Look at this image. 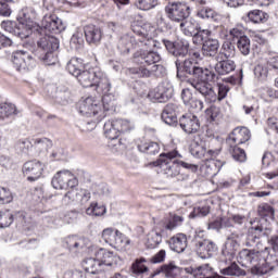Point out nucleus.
<instances>
[{
    "label": "nucleus",
    "mask_w": 278,
    "mask_h": 278,
    "mask_svg": "<svg viewBox=\"0 0 278 278\" xmlns=\"http://www.w3.org/2000/svg\"><path fill=\"white\" fill-rule=\"evenodd\" d=\"M258 216L262 217V223H266L267 220H274L275 219V208H273V206H270V204H260L258 208Z\"/></svg>",
    "instance_id": "nucleus-43"
},
{
    "label": "nucleus",
    "mask_w": 278,
    "mask_h": 278,
    "mask_svg": "<svg viewBox=\"0 0 278 278\" xmlns=\"http://www.w3.org/2000/svg\"><path fill=\"white\" fill-rule=\"evenodd\" d=\"M83 68L84 62L78 58H72L66 64V71L74 77H77L83 72Z\"/></svg>",
    "instance_id": "nucleus-42"
},
{
    "label": "nucleus",
    "mask_w": 278,
    "mask_h": 278,
    "mask_svg": "<svg viewBox=\"0 0 278 278\" xmlns=\"http://www.w3.org/2000/svg\"><path fill=\"white\" fill-rule=\"evenodd\" d=\"M135 5L138 10L147 12L157 5V0H135Z\"/></svg>",
    "instance_id": "nucleus-59"
},
{
    "label": "nucleus",
    "mask_w": 278,
    "mask_h": 278,
    "mask_svg": "<svg viewBox=\"0 0 278 278\" xmlns=\"http://www.w3.org/2000/svg\"><path fill=\"white\" fill-rule=\"evenodd\" d=\"M220 49V42L218 39L207 38L202 45V53L207 58H214Z\"/></svg>",
    "instance_id": "nucleus-33"
},
{
    "label": "nucleus",
    "mask_w": 278,
    "mask_h": 278,
    "mask_svg": "<svg viewBox=\"0 0 278 278\" xmlns=\"http://www.w3.org/2000/svg\"><path fill=\"white\" fill-rule=\"evenodd\" d=\"M159 92L164 93V97L168 99L173 98V94L175 92V89L173 88V84H170V81L165 80L162 81L159 86Z\"/></svg>",
    "instance_id": "nucleus-57"
},
{
    "label": "nucleus",
    "mask_w": 278,
    "mask_h": 278,
    "mask_svg": "<svg viewBox=\"0 0 278 278\" xmlns=\"http://www.w3.org/2000/svg\"><path fill=\"white\" fill-rule=\"evenodd\" d=\"M161 118L165 125L170 127L177 125V106L176 104L169 103L165 105L162 111Z\"/></svg>",
    "instance_id": "nucleus-28"
},
{
    "label": "nucleus",
    "mask_w": 278,
    "mask_h": 278,
    "mask_svg": "<svg viewBox=\"0 0 278 278\" xmlns=\"http://www.w3.org/2000/svg\"><path fill=\"white\" fill-rule=\"evenodd\" d=\"M63 29L64 24L58 15L46 14L41 20V26H37L36 31L41 36V38H43V36H53L49 34H60Z\"/></svg>",
    "instance_id": "nucleus-8"
},
{
    "label": "nucleus",
    "mask_w": 278,
    "mask_h": 278,
    "mask_svg": "<svg viewBox=\"0 0 278 278\" xmlns=\"http://www.w3.org/2000/svg\"><path fill=\"white\" fill-rule=\"evenodd\" d=\"M138 151L144 153L146 155H157L160 153V143L155 141L142 140L138 143Z\"/></svg>",
    "instance_id": "nucleus-34"
},
{
    "label": "nucleus",
    "mask_w": 278,
    "mask_h": 278,
    "mask_svg": "<svg viewBox=\"0 0 278 278\" xmlns=\"http://www.w3.org/2000/svg\"><path fill=\"white\" fill-rule=\"evenodd\" d=\"M177 73H186L192 75L193 78H189L187 84L192 86L197 92L204 94L208 92L207 81H218V74L207 67H201L197 65L194 59H177L175 61Z\"/></svg>",
    "instance_id": "nucleus-1"
},
{
    "label": "nucleus",
    "mask_w": 278,
    "mask_h": 278,
    "mask_svg": "<svg viewBox=\"0 0 278 278\" xmlns=\"http://www.w3.org/2000/svg\"><path fill=\"white\" fill-rule=\"evenodd\" d=\"M76 78L83 88H92V86H97V81H99V76H97L94 70H85L80 72Z\"/></svg>",
    "instance_id": "nucleus-23"
},
{
    "label": "nucleus",
    "mask_w": 278,
    "mask_h": 278,
    "mask_svg": "<svg viewBox=\"0 0 278 278\" xmlns=\"http://www.w3.org/2000/svg\"><path fill=\"white\" fill-rule=\"evenodd\" d=\"M15 149L16 151H20V153H24V155H29V152L34 149V139L18 140L15 144Z\"/></svg>",
    "instance_id": "nucleus-52"
},
{
    "label": "nucleus",
    "mask_w": 278,
    "mask_h": 278,
    "mask_svg": "<svg viewBox=\"0 0 278 278\" xmlns=\"http://www.w3.org/2000/svg\"><path fill=\"white\" fill-rule=\"evenodd\" d=\"M179 157H181V154H179L177 150L160 154L157 166H160L163 175L172 178L177 177V175L180 173L181 166L182 168H191L192 170H197V165L179 161Z\"/></svg>",
    "instance_id": "nucleus-3"
},
{
    "label": "nucleus",
    "mask_w": 278,
    "mask_h": 278,
    "mask_svg": "<svg viewBox=\"0 0 278 278\" xmlns=\"http://www.w3.org/2000/svg\"><path fill=\"white\" fill-rule=\"evenodd\" d=\"M175 270H177V266L169 264V265H163L159 268H156L149 278H155L157 275H162V277H175Z\"/></svg>",
    "instance_id": "nucleus-44"
},
{
    "label": "nucleus",
    "mask_w": 278,
    "mask_h": 278,
    "mask_svg": "<svg viewBox=\"0 0 278 278\" xmlns=\"http://www.w3.org/2000/svg\"><path fill=\"white\" fill-rule=\"evenodd\" d=\"M97 260L100 262V266H112L113 268L118 266L121 257H118L114 252L108 251L105 249H100L96 253Z\"/></svg>",
    "instance_id": "nucleus-22"
},
{
    "label": "nucleus",
    "mask_w": 278,
    "mask_h": 278,
    "mask_svg": "<svg viewBox=\"0 0 278 278\" xmlns=\"http://www.w3.org/2000/svg\"><path fill=\"white\" fill-rule=\"evenodd\" d=\"M203 168H204L206 175L214 177V175L220 173V168H223V162L208 160L203 165Z\"/></svg>",
    "instance_id": "nucleus-49"
},
{
    "label": "nucleus",
    "mask_w": 278,
    "mask_h": 278,
    "mask_svg": "<svg viewBox=\"0 0 278 278\" xmlns=\"http://www.w3.org/2000/svg\"><path fill=\"white\" fill-rule=\"evenodd\" d=\"M137 47H140L142 51H151V49H155L157 47V41L153 38H149L147 33L142 31V28L137 29Z\"/></svg>",
    "instance_id": "nucleus-29"
},
{
    "label": "nucleus",
    "mask_w": 278,
    "mask_h": 278,
    "mask_svg": "<svg viewBox=\"0 0 278 278\" xmlns=\"http://www.w3.org/2000/svg\"><path fill=\"white\" fill-rule=\"evenodd\" d=\"M13 114H16V106L12 103L0 104V119L10 118Z\"/></svg>",
    "instance_id": "nucleus-54"
},
{
    "label": "nucleus",
    "mask_w": 278,
    "mask_h": 278,
    "mask_svg": "<svg viewBox=\"0 0 278 278\" xmlns=\"http://www.w3.org/2000/svg\"><path fill=\"white\" fill-rule=\"evenodd\" d=\"M214 68L217 75H229V73H233V71H236V61L231 59L218 61L214 65Z\"/></svg>",
    "instance_id": "nucleus-32"
},
{
    "label": "nucleus",
    "mask_w": 278,
    "mask_h": 278,
    "mask_svg": "<svg viewBox=\"0 0 278 278\" xmlns=\"http://www.w3.org/2000/svg\"><path fill=\"white\" fill-rule=\"evenodd\" d=\"M163 45L168 53L177 58V60H179V58H186L190 51V41L186 39H177L176 41L163 39Z\"/></svg>",
    "instance_id": "nucleus-12"
},
{
    "label": "nucleus",
    "mask_w": 278,
    "mask_h": 278,
    "mask_svg": "<svg viewBox=\"0 0 278 278\" xmlns=\"http://www.w3.org/2000/svg\"><path fill=\"white\" fill-rule=\"evenodd\" d=\"M229 153L235 162H247V152L241 148H238V146L229 144Z\"/></svg>",
    "instance_id": "nucleus-51"
},
{
    "label": "nucleus",
    "mask_w": 278,
    "mask_h": 278,
    "mask_svg": "<svg viewBox=\"0 0 278 278\" xmlns=\"http://www.w3.org/2000/svg\"><path fill=\"white\" fill-rule=\"evenodd\" d=\"M181 99L186 108H188L190 112H193L194 114H199V112H203V101L197 99L192 94V91H190V89H182Z\"/></svg>",
    "instance_id": "nucleus-19"
},
{
    "label": "nucleus",
    "mask_w": 278,
    "mask_h": 278,
    "mask_svg": "<svg viewBox=\"0 0 278 278\" xmlns=\"http://www.w3.org/2000/svg\"><path fill=\"white\" fill-rule=\"evenodd\" d=\"M220 274L227 277H247V270L242 269L236 262L220 269Z\"/></svg>",
    "instance_id": "nucleus-40"
},
{
    "label": "nucleus",
    "mask_w": 278,
    "mask_h": 278,
    "mask_svg": "<svg viewBox=\"0 0 278 278\" xmlns=\"http://www.w3.org/2000/svg\"><path fill=\"white\" fill-rule=\"evenodd\" d=\"M220 54L229 60V58H236V43L231 39H226L220 49Z\"/></svg>",
    "instance_id": "nucleus-48"
},
{
    "label": "nucleus",
    "mask_w": 278,
    "mask_h": 278,
    "mask_svg": "<svg viewBox=\"0 0 278 278\" xmlns=\"http://www.w3.org/2000/svg\"><path fill=\"white\" fill-rule=\"evenodd\" d=\"M270 260L271 264H269L265 258L260 260L258 264L251 268L252 275H266L267 273H270L275 266H278L275 263V257L273 255L270 256Z\"/></svg>",
    "instance_id": "nucleus-31"
},
{
    "label": "nucleus",
    "mask_w": 278,
    "mask_h": 278,
    "mask_svg": "<svg viewBox=\"0 0 278 278\" xmlns=\"http://www.w3.org/2000/svg\"><path fill=\"white\" fill-rule=\"evenodd\" d=\"M12 63L14 68L20 73L31 71L36 66V59L27 51L17 50L12 54Z\"/></svg>",
    "instance_id": "nucleus-11"
},
{
    "label": "nucleus",
    "mask_w": 278,
    "mask_h": 278,
    "mask_svg": "<svg viewBox=\"0 0 278 278\" xmlns=\"http://www.w3.org/2000/svg\"><path fill=\"white\" fill-rule=\"evenodd\" d=\"M260 257H262L260 251L243 249L239 252L238 260L241 266H244L247 268L249 265L258 262Z\"/></svg>",
    "instance_id": "nucleus-25"
},
{
    "label": "nucleus",
    "mask_w": 278,
    "mask_h": 278,
    "mask_svg": "<svg viewBox=\"0 0 278 278\" xmlns=\"http://www.w3.org/2000/svg\"><path fill=\"white\" fill-rule=\"evenodd\" d=\"M268 233H270V228L264 226V222L260 220L257 225L249 228L245 238V247H255V244H260V239L268 236Z\"/></svg>",
    "instance_id": "nucleus-14"
},
{
    "label": "nucleus",
    "mask_w": 278,
    "mask_h": 278,
    "mask_svg": "<svg viewBox=\"0 0 278 278\" xmlns=\"http://www.w3.org/2000/svg\"><path fill=\"white\" fill-rule=\"evenodd\" d=\"M135 58L137 59V62L142 61L143 64H147L148 66H151V64H157V62H161L162 56L160 53L153 50H144L141 52H137L135 54Z\"/></svg>",
    "instance_id": "nucleus-26"
},
{
    "label": "nucleus",
    "mask_w": 278,
    "mask_h": 278,
    "mask_svg": "<svg viewBox=\"0 0 278 278\" xmlns=\"http://www.w3.org/2000/svg\"><path fill=\"white\" fill-rule=\"evenodd\" d=\"M242 238L244 235L232 232L230 233L222 247V257L226 260V262H232L236 260V255L240 252V242H242Z\"/></svg>",
    "instance_id": "nucleus-7"
},
{
    "label": "nucleus",
    "mask_w": 278,
    "mask_h": 278,
    "mask_svg": "<svg viewBox=\"0 0 278 278\" xmlns=\"http://www.w3.org/2000/svg\"><path fill=\"white\" fill-rule=\"evenodd\" d=\"M179 27L185 36H194L195 31H198L199 29V26L197 24L187 20L180 22Z\"/></svg>",
    "instance_id": "nucleus-53"
},
{
    "label": "nucleus",
    "mask_w": 278,
    "mask_h": 278,
    "mask_svg": "<svg viewBox=\"0 0 278 278\" xmlns=\"http://www.w3.org/2000/svg\"><path fill=\"white\" fill-rule=\"evenodd\" d=\"M14 201V197H12V191L0 187V205H8V203H12Z\"/></svg>",
    "instance_id": "nucleus-61"
},
{
    "label": "nucleus",
    "mask_w": 278,
    "mask_h": 278,
    "mask_svg": "<svg viewBox=\"0 0 278 278\" xmlns=\"http://www.w3.org/2000/svg\"><path fill=\"white\" fill-rule=\"evenodd\" d=\"M210 214V206H198L193 208V212L190 213V218H203Z\"/></svg>",
    "instance_id": "nucleus-64"
},
{
    "label": "nucleus",
    "mask_w": 278,
    "mask_h": 278,
    "mask_svg": "<svg viewBox=\"0 0 278 278\" xmlns=\"http://www.w3.org/2000/svg\"><path fill=\"white\" fill-rule=\"evenodd\" d=\"M138 40H140V35H138V28L134 29V34H126L119 38L117 48L122 53H129L131 48L138 47Z\"/></svg>",
    "instance_id": "nucleus-20"
},
{
    "label": "nucleus",
    "mask_w": 278,
    "mask_h": 278,
    "mask_svg": "<svg viewBox=\"0 0 278 278\" xmlns=\"http://www.w3.org/2000/svg\"><path fill=\"white\" fill-rule=\"evenodd\" d=\"M165 14L173 23H181L190 16V5L181 1L168 2Z\"/></svg>",
    "instance_id": "nucleus-6"
},
{
    "label": "nucleus",
    "mask_w": 278,
    "mask_h": 278,
    "mask_svg": "<svg viewBox=\"0 0 278 278\" xmlns=\"http://www.w3.org/2000/svg\"><path fill=\"white\" fill-rule=\"evenodd\" d=\"M169 249L175 253H184L188 249V237L185 233H177L169 239Z\"/></svg>",
    "instance_id": "nucleus-27"
},
{
    "label": "nucleus",
    "mask_w": 278,
    "mask_h": 278,
    "mask_svg": "<svg viewBox=\"0 0 278 278\" xmlns=\"http://www.w3.org/2000/svg\"><path fill=\"white\" fill-rule=\"evenodd\" d=\"M237 49L242 55H249V53H251V39L247 36L238 39Z\"/></svg>",
    "instance_id": "nucleus-56"
},
{
    "label": "nucleus",
    "mask_w": 278,
    "mask_h": 278,
    "mask_svg": "<svg viewBox=\"0 0 278 278\" xmlns=\"http://www.w3.org/2000/svg\"><path fill=\"white\" fill-rule=\"evenodd\" d=\"M2 29L4 31H9V34H13V36H16L17 38H21V40H25L27 38V31H25L21 24L12 21H3L1 23Z\"/></svg>",
    "instance_id": "nucleus-30"
},
{
    "label": "nucleus",
    "mask_w": 278,
    "mask_h": 278,
    "mask_svg": "<svg viewBox=\"0 0 278 278\" xmlns=\"http://www.w3.org/2000/svg\"><path fill=\"white\" fill-rule=\"evenodd\" d=\"M198 16L200 18H212V21H216L218 14L214 10L204 7L198 11Z\"/></svg>",
    "instance_id": "nucleus-63"
},
{
    "label": "nucleus",
    "mask_w": 278,
    "mask_h": 278,
    "mask_svg": "<svg viewBox=\"0 0 278 278\" xmlns=\"http://www.w3.org/2000/svg\"><path fill=\"white\" fill-rule=\"evenodd\" d=\"M249 21L254 24L266 23L268 21V13L262 10H252L247 14Z\"/></svg>",
    "instance_id": "nucleus-46"
},
{
    "label": "nucleus",
    "mask_w": 278,
    "mask_h": 278,
    "mask_svg": "<svg viewBox=\"0 0 278 278\" xmlns=\"http://www.w3.org/2000/svg\"><path fill=\"white\" fill-rule=\"evenodd\" d=\"M42 170L45 164L38 160L28 161L23 165V173L28 181H38V178L42 177Z\"/></svg>",
    "instance_id": "nucleus-17"
},
{
    "label": "nucleus",
    "mask_w": 278,
    "mask_h": 278,
    "mask_svg": "<svg viewBox=\"0 0 278 278\" xmlns=\"http://www.w3.org/2000/svg\"><path fill=\"white\" fill-rule=\"evenodd\" d=\"M65 247L72 253H77V251L84 247V239H79V237L75 236L67 237L65 238Z\"/></svg>",
    "instance_id": "nucleus-47"
},
{
    "label": "nucleus",
    "mask_w": 278,
    "mask_h": 278,
    "mask_svg": "<svg viewBox=\"0 0 278 278\" xmlns=\"http://www.w3.org/2000/svg\"><path fill=\"white\" fill-rule=\"evenodd\" d=\"M251 140V130L247 127H237L227 138L228 144L240 146Z\"/></svg>",
    "instance_id": "nucleus-18"
},
{
    "label": "nucleus",
    "mask_w": 278,
    "mask_h": 278,
    "mask_svg": "<svg viewBox=\"0 0 278 278\" xmlns=\"http://www.w3.org/2000/svg\"><path fill=\"white\" fill-rule=\"evenodd\" d=\"M130 242L131 241H129L123 232L116 230L115 239L111 247H113V249H117V251H127Z\"/></svg>",
    "instance_id": "nucleus-41"
},
{
    "label": "nucleus",
    "mask_w": 278,
    "mask_h": 278,
    "mask_svg": "<svg viewBox=\"0 0 278 278\" xmlns=\"http://www.w3.org/2000/svg\"><path fill=\"white\" fill-rule=\"evenodd\" d=\"M84 34L89 45H99L101 38H103V31L99 26L89 24L84 27Z\"/></svg>",
    "instance_id": "nucleus-24"
},
{
    "label": "nucleus",
    "mask_w": 278,
    "mask_h": 278,
    "mask_svg": "<svg viewBox=\"0 0 278 278\" xmlns=\"http://www.w3.org/2000/svg\"><path fill=\"white\" fill-rule=\"evenodd\" d=\"M216 81H207L206 88L208 90L205 93H201L203 98L206 99L210 103H216V101H223V99L227 98V94L229 93V86L225 84H217L218 87V93L216 94V91H214V87H212V84H215Z\"/></svg>",
    "instance_id": "nucleus-15"
},
{
    "label": "nucleus",
    "mask_w": 278,
    "mask_h": 278,
    "mask_svg": "<svg viewBox=\"0 0 278 278\" xmlns=\"http://www.w3.org/2000/svg\"><path fill=\"white\" fill-rule=\"evenodd\" d=\"M184 216L177 215V214H170V217L165 224L164 228L161 230V233L164 236L167 231H173L174 229H177V227H181L184 225Z\"/></svg>",
    "instance_id": "nucleus-39"
},
{
    "label": "nucleus",
    "mask_w": 278,
    "mask_h": 278,
    "mask_svg": "<svg viewBox=\"0 0 278 278\" xmlns=\"http://www.w3.org/2000/svg\"><path fill=\"white\" fill-rule=\"evenodd\" d=\"M129 73L137 75V77H159L162 78L166 75V67L164 65L155 64L149 71L147 67H130Z\"/></svg>",
    "instance_id": "nucleus-16"
},
{
    "label": "nucleus",
    "mask_w": 278,
    "mask_h": 278,
    "mask_svg": "<svg viewBox=\"0 0 278 278\" xmlns=\"http://www.w3.org/2000/svg\"><path fill=\"white\" fill-rule=\"evenodd\" d=\"M162 243V233L153 230L149 233L148 236V241H147V248L148 249H155L157 245Z\"/></svg>",
    "instance_id": "nucleus-55"
},
{
    "label": "nucleus",
    "mask_w": 278,
    "mask_h": 278,
    "mask_svg": "<svg viewBox=\"0 0 278 278\" xmlns=\"http://www.w3.org/2000/svg\"><path fill=\"white\" fill-rule=\"evenodd\" d=\"M105 212V206L99 205L98 203H91L86 210V214H88V216H103Z\"/></svg>",
    "instance_id": "nucleus-58"
},
{
    "label": "nucleus",
    "mask_w": 278,
    "mask_h": 278,
    "mask_svg": "<svg viewBox=\"0 0 278 278\" xmlns=\"http://www.w3.org/2000/svg\"><path fill=\"white\" fill-rule=\"evenodd\" d=\"M207 143L203 139H194L190 144V153L199 160L205 157V149Z\"/></svg>",
    "instance_id": "nucleus-35"
},
{
    "label": "nucleus",
    "mask_w": 278,
    "mask_h": 278,
    "mask_svg": "<svg viewBox=\"0 0 278 278\" xmlns=\"http://www.w3.org/2000/svg\"><path fill=\"white\" fill-rule=\"evenodd\" d=\"M83 267L86 273H90V275H99V273H103V267L101 266V262L99 258L89 257L84 261Z\"/></svg>",
    "instance_id": "nucleus-37"
},
{
    "label": "nucleus",
    "mask_w": 278,
    "mask_h": 278,
    "mask_svg": "<svg viewBox=\"0 0 278 278\" xmlns=\"http://www.w3.org/2000/svg\"><path fill=\"white\" fill-rule=\"evenodd\" d=\"M115 238H116V230H114V228H105L102 231V239L106 244H110V247H112Z\"/></svg>",
    "instance_id": "nucleus-62"
},
{
    "label": "nucleus",
    "mask_w": 278,
    "mask_h": 278,
    "mask_svg": "<svg viewBox=\"0 0 278 278\" xmlns=\"http://www.w3.org/2000/svg\"><path fill=\"white\" fill-rule=\"evenodd\" d=\"M60 49V41L54 36H43L37 41V50L35 55L42 60L47 66H53L58 63V54L55 52Z\"/></svg>",
    "instance_id": "nucleus-4"
},
{
    "label": "nucleus",
    "mask_w": 278,
    "mask_h": 278,
    "mask_svg": "<svg viewBox=\"0 0 278 278\" xmlns=\"http://www.w3.org/2000/svg\"><path fill=\"white\" fill-rule=\"evenodd\" d=\"M36 11L31 8L22 9L17 15L20 27L26 31L27 38H29L31 30L36 27Z\"/></svg>",
    "instance_id": "nucleus-13"
},
{
    "label": "nucleus",
    "mask_w": 278,
    "mask_h": 278,
    "mask_svg": "<svg viewBox=\"0 0 278 278\" xmlns=\"http://www.w3.org/2000/svg\"><path fill=\"white\" fill-rule=\"evenodd\" d=\"M94 86H97L98 92H101L103 96L112 93V83L110 78L105 76L101 78L98 77V81Z\"/></svg>",
    "instance_id": "nucleus-50"
},
{
    "label": "nucleus",
    "mask_w": 278,
    "mask_h": 278,
    "mask_svg": "<svg viewBox=\"0 0 278 278\" xmlns=\"http://www.w3.org/2000/svg\"><path fill=\"white\" fill-rule=\"evenodd\" d=\"M132 128L134 124L127 119H110L105 122L103 131L105 138L114 142L115 140H118V136L131 131Z\"/></svg>",
    "instance_id": "nucleus-5"
},
{
    "label": "nucleus",
    "mask_w": 278,
    "mask_h": 278,
    "mask_svg": "<svg viewBox=\"0 0 278 278\" xmlns=\"http://www.w3.org/2000/svg\"><path fill=\"white\" fill-rule=\"evenodd\" d=\"M14 216L15 218H21L22 220L25 218L23 212H17L15 215H12L10 211H0V229L10 227V225L14 223Z\"/></svg>",
    "instance_id": "nucleus-36"
},
{
    "label": "nucleus",
    "mask_w": 278,
    "mask_h": 278,
    "mask_svg": "<svg viewBox=\"0 0 278 278\" xmlns=\"http://www.w3.org/2000/svg\"><path fill=\"white\" fill-rule=\"evenodd\" d=\"M51 184L54 190H73L79 186V180L71 170H61L53 176Z\"/></svg>",
    "instance_id": "nucleus-9"
},
{
    "label": "nucleus",
    "mask_w": 278,
    "mask_h": 278,
    "mask_svg": "<svg viewBox=\"0 0 278 278\" xmlns=\"http://www.w3.org/2000/svg\"><path fill=\"white\" fill-rule=\"evenodd\" d=\"M114 105H116V98L114 93H105L102 96V104L92 98H86L85 100L78 103V112L83 114V116H87L88 118H94L91 122H87V125H90V129H94L103 118H105V112H110V110H114Z\"/></svg>",
    "instance_id": "nucleus-2"
},
{
    "label": "nucleus",
    "mask_w": 278,
    "mask_h": 278,
    "mask_svg": "<svg viewBox=\"0 0 278 278\" xmlns=\"http://www.w3.org/2000/svg\"><path fill=\"white\" fill-rule=\"evenodd\" d=\"M193 244L195 247V252L202 260H210L216 255L218 251V245L210 239H203L199 235L194 236Z\"/></svg>",
    "instance_id": "nucleus-10"
},
{
    "label": "nucleus",
    "mask_w": 278,
    "mask_h": 278,
    "mask_svg": "<svg viewBox=\"0 0 278 278\" xmlns=\"http://www.w3.org/2000/svg\"><path fill=\"white\" fill-rule=\"evenodd\" d=\"M179 125L185 134H197L201 129V122L197 115H182Z\"/></svg>",
    "instance_id": "nucleus-21"
},
{
    "label": "nucleus",
    "mask_w": 278,
    "mask_h": 278,
    "mask_svg": "<svg viewBox=\"0 0 278 278\" xmlns=\"http://www.w3.org/2000/svg\"><path fill=\"white\" fill-rule=\"evenodd\" d=\"M33 147L37 153H45L53 147V141L49 138H37L33 139Z\"/></svg>",
    "instance_id": "nucleus-45"
},
{
    "label": "nucleus",
    "mask_w": 278,
    "mask_h": 278,
    "mask_svg": "<svg viewBox=\"0 0 278 278\" xmlns=\"http://www.w3.org/2000/svg\"><path fill=\"white\" fill-rule=\"evenodd\" d=\"M211 34L212 31L207 29H198L191 37H193L192 40L195 45H201V42H205V40H207V37L211 36Z\"/></svg>",
    "instance_id": "nucleus-60"
},
{
    "label": "nucleus",
    "mask_w": 278,
    "mask_h": 278,
    "mask_svg": "<svg viewBox=\"0 0 278 278\" xmlns=\"http://www.w3.org/2000/svg\"><path fill=\"white\" fill-rule=\"evenodd\" d=\"M146 262H147V258L144 257L137 258L131 264V267H130L131 275H134L135 277L142 278V275H144V273H149V267L144 265Z\"/></svg>",
    "instance_id": "nucleus-38"
}]
</instances>
